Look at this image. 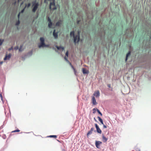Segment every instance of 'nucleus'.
Masks as SVG:
<instances>
[{"instance_id":"f257e3e1","label":"nucleus","mask_w":151,"mask_h":151,"mask_svg":"<svg viewBox=\"0 0 151 151\" xmlns=\"http://www.w3.org/2000/svg\"><path fill=\"white\" fill-rule=\"evenodd\" d=\"M80 34V32L79 31H78L77 33V35L75 36H74V32L73 31L71 32L70 33V36L71 37L73 36L74 37V42L75 43H76V42H78L79 41L80 37L79 35Z\"/></svg>"},{"instance_id":"f03ea898","label":"nucleus","mask_w":151,"mask_h":151,"mask_svg":"<svg viewBox=\"0 0 151 151\" xmlns=\"http://www.w3.org/2000/svg\"><path fill=\"white\" fill-rule=\"evenodd\" d=\"M32 4V6H33L32 11L33 12H35L38 8L39 4L38 2H36V1H33Z\"/></svg>"},{"instance_id":"7ed1b4c3","label":"nucleus","mask_w":151,"mask_h":151,"mask_svg":"<svg viewBox=\"0 0 151 151\" xmlns=\"http://www.w3.org/2000/svg\"><path fill=\"white\" fill-rule=\"evenodd\" d=\"M49 8L51 10H54L57 9V7L55 6V1H53L50 3Z\"/></svg>"},{"instance_id":"20e7f679","label":"nucleus","mask_w":151,"mask_h":151,"mask_svg":"<svg viewBox=\"0 0 151 151\" xmlns=\"http://www.w3.org/2000/svg\"><path fill=\"white\" fill-rule=\"evenodd\" d=\"M102 143V142L101 141H96L95 142L96 147L98 148H100V145Z\"/></svg>"},{"instance_id":"39448f33","label":"nucleus","mask_w":151,"mask_h":151,"mask_svg":"<svg viewBox=\"0 0 151 151\" xmlns=\"http://www.w3.org/2000/svg\"><path fill=\"white\" fill-rule=\"evenodd\" d=\"M100 95L99 91V90H97L95 91L93 94V95L95 96L96 98L99 97Z\"/></svg>"},{"instance_id":"423d86ee","label":"nucleus","mask_w":151,"mask_h":151,"mask_svg":"<svg viewBox=\"0 0 151 151\" xmlns=\"http://www.w3.org/2000/svg\"><path fill=\"white\" fill-rule=\"evenodd\" d=\"M96 127V129L97 132L99 134H101V131L100 129V128L98 126L97 124H95Z\"/></svg>"},{"instance_id":"0eeeda50","label":"nucleus","mask_w":151,"mask_h":151,"mask_svg":"<svg viewBox=\"0 0 151 151\" xmlns=\"http://www.w3.org/2000/svg\"><path fill=\"white\" fill-rule=\"evenodd\" d=\"M12 55L11 54H9L8 55H6L5 57L4 58V60H9L11 58Z\"/></svg>"},{"instance_id":"6e6552de","label":"nucleus","mask_w":151,"mask_h":151,"mask_svg":"<svg viewBox=\"0 0 151 151\" xmlns=\"http://www.w3.org/2000/svg\"><path fill=\"white\" fill-rule=\"evenodd\" d=\"M92 100L93 104L95 105L97 104L94 96H93L92 98Z\"/></svg>"},{"instance_id":"1a4fd4ad","label":"nucleus","mask_w":151,"mask_h":151,"mask_svg":"<svg viewBox=\"0 0 151 151\" xmlns=\"http://www.w3.org/2000/svg\"><path fill=\"white\" fill-rule=\"evenodd\" d=\"M55 30L54 29L53 32V35L55 38H57L58 37V35L57 32H55Z\"/></svg>"},{"instance_id":"9d476101","label":"nucleus","mask_w":151,"mask_h":151,"mask_svg":"<svg viewBox=\"0 0 151 151\" xmlns=\"http://www.w3.org/2000/svg\"><path fill=\"white\" fill-rule=\"evenodd\" d=\"M102 139L104 142H106L108 140V139L106 137L103 135H102Z\"/></svg>"},{"instance_id":"9b49d317","label":"nucleus","mask_w":151,"mask_h":151,"mask_svg":"<svg viewBox=\"0 0 151 151\" xmlns=\"http://www.w3.org/2000/svg\"><path fill=\"white\" fill-rule=\"evenodd\" d=\"M62 21L59 20L56 23V25L58 26H59L62 24Z\"/></svg>"},{"instance_id":"f8f14e48","label":"nucleus","mask_w":151,"mask_h":151,"mask_svg":"<svg viewBox=\"0 0 151 151\" xmlns=\"http://www.w3.org/2000/svg\"><path fill=\"white\" fill-rule=\"evenodd\" d=\"M45 45L44 42H41L40 44L38 45V47L40 48L41 47L45 46Z\"/></svg>"},{"instance_id":"ddd939ff","label":"nucleus","mask_w":151,"mask_h":151,"mask_svg":"<svg viewBox=\"0 0 151 151\" xmlns=\"http://www.w3.org/2000/svg\"><path fill=\"white\" fill-rule=\"evenodd\" d=\"M82 70H83V73L87 74V73H88V71L87 70H86V69L84 68H83L82 69Z\"/></svg>"},{"instance_id":"4468645a","label":"nucleus","mask_w":151,"mask_h":151,"mask_svg":"<svg viewBox=\"0 0 151 151\" xmlns=\"http://www.w3.org/2000/svg\"><path fill=\"white\" fill-rule=\"evenodd\" d=\"M97 118L98 119L99 121L101 123V124H104V123L102 119L99 116H98Z\"/></svg>"},{"instance_id":"2eb2a0df","label":"nucleus","mask_w":151,"mask_h":151,"mask_svg":"<svg viewBox=\"0 0 151 151\" xmlns=\"http://www.w3.org/2000/svg\"><path fill=\"white\" fill-rule=\"evenodd\" d=\"M130 54H131V52L130 51H129V52L126 55V60H125L126 61H127V58L128 56H129L130 55Z\"/></svg>"},{"instance_id":"dca6fc26","label":"nucleus","mask_w":151,"mask_h":151,"mask_svg":"<svg viewBox=\"0 0 151 151\" xmlns=\"http://www.w3.org/2000/svg\"><path fill=\"white\" fill-rule=\"evenodd\" d=\"M57 49L58 50L62 49V50H63L64 49V47L62 46H57Z\"/></svg>"},{"instance_id":"f3484780","label":"nucleus","mask_w":151,"mask_h":151,"mask_svg":"<svg viewBox=\"0 0 151 151\" xmlns=\"http://www.w3.org/2000/svg\"><path fill=\"white\" fill-rule=\"evenodd\" d=\"M23 45H20V47L19 49V51L20 52L22 51L23 50V49H22Z\"/></svg>"},{"instance_id":"a211bd4d","label":"nucleus","mask_w":151,"mask_h":151,"mask_svg":"<svg viewBox=\"0 0 151 151\" xmlns=\"http://www.w3.org/2000/svg\"><path fill=\"white\" fill-rule=\"evenodd\" d=\"M70 65H71L72 68L73 69V70L74 71V72L75 73V74H76V70H75V68H74V67H73V66L70 63Z\"/></svg>"},{"instance_id":"6ab92c4d","label":"nucleus","mask_w":151,"mask_h":151,"mask_svg":"<svg viewBox=\"0 0 151 151\" xmlns=\"http://www.w3.org/2000/svg\"><path fill=\"white\" fill-rule=\"evenodd\" d=\"M47 137H53L54 138H56L57 137V135H50L47 136Z\"/></svg>"},{"instance_id":"aec40b11","label":"nucleus","mask_w":151,"mask_h":151,"mask_svg":"<svg viewBox=\"0 0 151 151\" xmlns=\"http://www.w3.org/2000/svg\"><path fill=\"white\" fill-rule=\"evenodd\" d=\"M52 25V23L51 22H49L48 27L49 28H51Z\"/></svg>"},{"instance_id":"412c9836","label":"nucleus","mask_w":151,"mask_h":151,"mask_svg":"<svg viewBox=\"0 0 151 151\" xmlns=\"http://www.w3.org/2000/svg\"><path fill=\"white\" fill-rule=\"evenodd\" d=\"M40 40L41 42H44V39L43 37H41Z\"/></svg>"},{"instance_id":"4be33fe9","label":"nucleus","mask_w":151,"mask_h":151,"mask_svg":"<svg viewBox=\"0 0 151 151\" xmlns=\"http://www.w3.org/2000/svg\"><path fill=\"white\" fill-rule=\"evenodd\" d=\"M96 111L101 116L102 115V113L98 109H97Z\"/></svg>"},{"instance_id":"5701e85b","label":"nucleus","mask_w":151,"mask_h":151,"mask_svg":"<svg viewBox=\"0 0 151 151\" xmlns=\"http://www.w3.org/2000/svg\"><path fill=\"white\" fill-rule=\"evenodd\" d=\"M20 131V130L19 129H17L13 131L12 132H18Z\"/></svg>"},{"instance_id":"b1692460","label":"nucleus","mask_w":151,"mask_h":151,"mask_svg":"<svg viewBox=\"0 0 151 151\" xmlns=\"http://www.w3.org/2000/svg\"><path fill=\"white\" fill-rule=\"evenodd\" d=\"M92 133V132L91 131V130L88 132V133L87 134V135L88 136L89 135H90Z\"/></svg>"},{"instance_id":"393cba45","label":"nucleus","mask_w":151,"mask_h":151,"mask_svg":"<svg viewBox=\"0 0 151 151\" xmlns=\"http://www.w3.org/2000/svg\"><path fill=\"white\" fill-rule=\"evenodd\" d=\"M20 23V22L19 20H18V21H17V22L16 23V25H18Z\"/></svg>"},{"instance_id":"a878e982","label":"nucleus","mask_w":151,"mask_h":151,"mask_svg":"<svg viewBox=\"0 0 151 151\" xmlns=\"http://www.w3.org/2000/svg\"><path fill=\"white\" fill-rule=\"evenodd\" d=\"M26 6H27L26 5L25 6V7L21 11V13H22L24 12L25 9L26 7Z\"/></svg>"},{"instance_id":"bb28decb","label":"nucleus","mask_w":151,"mask_h":151,"mask_svg":"<svg viewBox=\"0 0 151 151\" xmlns=\"http://www.w3.org/2000/svg\"><path fill=\"white\" fill-rule=\"evenodd\" d=\"M93 114H94L96 112V109L95 108H94L93 109Z\"/></svg>"},{"instance_id":"cd10ccee","label":"nucleus","mask_w":151,"mask_h":151,"mask_svg":"<svg viewBox=\"0 0 151 151\" xmlns=\"http://www.w3.org/2000/svg\"><path fill=\"white\" fill-rule=\"evenodd\" d=\"M3 42V40H0V45H2Z\"/></svg>"},{"instance_id":"c85d7f7f","label":"nucleus","mask_w":151,"mask_h":151,"mask_svg":"<svg viewBox=\"0 0 151 151\" xmlns=\"http://www.w3.org/2000/svg\"><path fill=\"white\" fill-rule=\"evenodd\" d=\"M14 49L16 50H18L19 49V47L18 46H17L14 47Z\"/></svg>"},{"instance_id":"c756f323","label":"nucleus","mask_w":151,"mask_h":151,"mask_svg":"<svg viewBox=\"0 0 151 151\" xmlns=\"http://www.w3.org/2000/svg\"><path fill=\"white\" fill-rule=\"evenodd\" d=\"M48 21L49 22H51L50 19L49 17L48 18Z\"/></svg>"},{"instance_id":"7c9ffc66","label":"nucleus","mask_w":151,"mask_h":151,"mask_svg":"<svg viewBox=\"0 0 151 151\" xmlns=\"http://www.w3.org/2000/svg\"><path fill=\"white\" fill-rule=\"evenodd\" d=\"M68 51H67L66 53V54H65V55L67 56V57H68Z\"/></svg>"},{"instance_id":"2f4dec72","label":"nucleus","mask_w":151,"mask_h":151,"mask_svg":"<svg viewBox=\"0 0 151 151\" xmlns=\"http://www.w3.org/2000/svg\"><path fill=\"white\" fill-rule=\"evenodd\" d=\"M30 6V3H29L28 4L27 6L28 7H29Z\"/></svg>"},{"instance_id":"473e14b6","label":"nucleus","mask_w":151,"mask_h":151,"mask_svg":"<svg viewBox=\"0 0 151 151\" xmlns=\"http://www.w3.org/2000/svg\"><path fill=\"white\" fill-rule=\"evenodd\" d=\"M93 130H94V128H92L90 130L92 132L93 131Z\"/></svg>"},{"instance_id":"72a5a7b5","label":"nucleus","mask_w":151,"mask_h":151,"mask_svg":"<svg viewBox=\"0 0 151 151\" xmlns=\"http://www.w3.org/2000/svg\"><path fill=\"white\" fill-rule=\"evenodd\" d=\"M103 127L104 128H106V126L105 125H104V124H103Z\"/></svg>"},{"instance_id":"f704fd0d","label":"nucleus","mask_w":151,"mask_h":151,"mask_svg":"<svg viewBox=\"0 0 151 151\" xmlns=\"http://www.w3.org/2000/svg\"><path fill=\"white\" fill-rule=\"evenodd\" d=\"M65 60H66L68 61L67 58H66V57H65Z\"/></svg>"},{"instance_id":"c9c22d12","label":"nucleus","mask_w":151,"mask_h":151,"mask_svg":"<svg viewBox=\"0 0 151 151\" xmlns=\"http://www.w3.org/2000/svg\"><path fill=\"white\" fill-rule=\"evenodd\" d=\"M108 86L110 88L111 85L110 84H109L108 85Z\"/></svg>"},{"instance_id":"e433bc0d","label":"nucleus","mask_w":151,"mask_h":151,"mask_svg":"<svg viewBox=\"0 0 151 151\" xmlns=\"http://www.w3.org/2000/svg\"><path fill=\"white\" fill-rule=\"evenodd\" d=\"M80 21L79 20H78L77 22V23L78 24L79 23Z\"/></svg>"},{"instance_id":"4c0bfd02","label":"nucleus","mask_w":151,"mask_h":151,"mask_svg":"<svg viewBox=\"0 0 151 151\" xmlns=\"http://www.w3.org/2000/svg\"><path fill=\"white\" fill-rule=\"evenodd\" d=\"M20 13H19V14H18V18H19V15H20Z\"/></svg>"},{"instance_id":"58836bf2","label":"nucleus","mask_w":151,"mask_h":151,"mask_svg":"<svg viewBox=\"0 0 151 151\" xmlns=\"http://www.w3.org/2000/svg\"><path fill=\"white\" fill-rule=\"evenodd\" d=\"M62 151H65V149H63L62 150Z\"/></svg>"},{"instance_id":"ea45409f","label":"nucleus","mask_w":151,"mask_h":151,"mask_svg":"<svg viewBox=\"0 0 151 151\" xmlns=\"http://www.w3.org/2000/svg\"><path fill=\"white\" fill-rule=\"evenodd\" d=\"M151 32H150V33L149 34V36H151Z\"/></svg>"},{"instance_id":"a19ab883","label":"nucleus","mask_w":151,"mask_h":151,"mask_svg":"<svg viewBox=\"0 0 151 151\" xmlns=\"http://www.w3.org/2000/svg\"><path fill=\"white\" fill-rule=\"evenodd\" d=\"M22 0H18V1L19 2L20 1H22Z\"/></svg>"},{"instance_id":"79ce46f5","label":"nucleus","mask_w":151,"mask_h":151,"mask_svg":"<svg viewBox=\"0 0 151 151\" xmlns=\"http://www.w3.org/2000/svg\"><path fill=\"white\" fill-rule=\"evenodd\" d=\"M94 120H95V121H96V120L95 119V118H94Z\"/></svg>"},{"instance_id":"37998d69","label":"nucleus","mask_w":151,"mask_h":151,"mask_svg":"<svg viewBox=\"0 0 151 151\" xmlns=\"http://www.w3.org/2000/svg\"><path fill=\"white\" fill-rule=\"evenodd\" d=\"M150 39H151V37H150Z\"/></svg>"},{"instance_id":"c03bdc74","label":"nucleus","mask_w":151,"mask_h":151,"mask_svg":"<svg viewBox=\"0 0 151 151\" xmlns=\"http://www.w3.org/2000/svg\"><path fill=\"white\" fill-rule=\"evenodd\" d=\"M1 96H1V97H2Z\"/></svg>"}]
</instances>
